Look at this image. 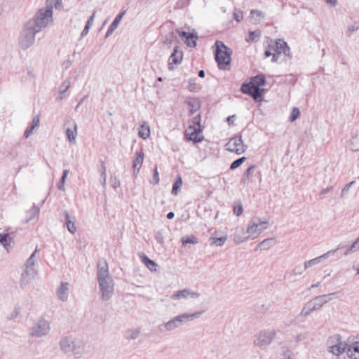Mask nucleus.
Returning <instances> with one entry per match:
<instances>
[{
  "label": "nucleus",
  "mask_w": 359,
  "mask_h": 359,
  "mask_svg": "<svg viewBox=\"0 0 359 359\" xmlns=\"http://www.w3.org/2000/svg\"><path fill=\"white\" fill-rule=\"evenodd\" d=\"M53 8L62 10V0H46L45 6L38 9L27 23L31 25L35 32H42L53 24Z\"/></svg>",
  "instance_id": "f257e3e1"
},
{
  "label": "nucleus",
  "mask_w": 359,
  "mask_h": 359,
  "mask_svg": "<svg viewBox=\"0 0 359 359\" xmlns=\"http://www.w3.org/2000/svg\"><path fill=\"white\" fill-rule=\"evenodd\" d=\"M59 347L62 353L73 355L76 359L82 358L87 353L86 341L72 335L62 337L59 341Z\"/></svg>",
  "instance_id": "f03ea898"
},
{
  "label": "nucleus",
  "mask_w": 359,
  "mask_h": 359,
  "mask_svg": "<svg viewBox=\"0 0 359 359\" xmlns=\"http://www.w3.org/2000/svg\"><path fill=\"white\" fill-rule=\"evenodd\" d=\"M267 221H262L259 217H254L248 222L246 233L248 234L246 236H241L240 234L243 231V229H236L233 240L236 244H240L243 242L248 241L250 238L254 239L257 238L263 231L267 229Z\"/></svg>",
  "instance_id": "7ed1b4c3"
},
{
  "label": "nucleus",
  "mask_w": 359,
  "mask_h": 359,
  "mask_svg": "<svg viewBox=\"0 0 359 359\" xmlns=\"http://www.w3.org/2000/svg\"><path fill=\"white\" fill-rule=\"evenodd\" d=\"M97 279L102 298L107 301L112 296V278L109 276L108 266L104 261H100L97 264Z\"/></svg>",
  "instance_id": "20e7f679"
},
{
  "label": "nucleus",
  "mask_w": 359,
  "mask_h": 359,
  "mask_svg": "<svg viewBox=\"0 0 359 359\" xmlns=\"http://www.w3.org/2000/svg\"><path fill=\"white\" fill-rule=\"evenodd\" d=\"M215 46V58L219 69L222 70H229L232 51L221 41H216Z\"/></svg>",
  "instance_id": "39448f33"
},
{
  "label": "nucleus",
  "mask_w": 359,
  "mask_h": 359,
  "mask_svg": "<svg viewBox=\"0 0 359 359\" xmlns=\"http://www.w3.org/2000/svg\"><path fill=\"white\" fill-rule=\"evenodd\" d=\"M202 313V311H196L192 313H183L177 315L163 324L164 330L167 332L174 331L194 319L199 318Z\"/></svg>",
  "instance_id": "423d86ee"
},
{
  "label": "nucleus",
  "mask_w": 359,
  "mask_h": 359,
  "mask_svg": "<svg viewBox=\"0 0 359 359\" xmlns=\"http://www.w3.org/2000/svg\"><path fill=\"white\" fill-rule=\"evenodd\" d=\"M38 33L39 32H35L34 28L26 22L18 37L19 46L23 50L30 48L34 43L36 34Z\"/></svg>",
  "instance_id": "0eeeda50"
},
{
  "label": "nucleus",
  "mask_w": 359,
  "mask_h": 359,
  "mask_svg": "<svg viewBox=\"0 0 359 359\" xmlns=\"http://www.w3.org/2000/svg\"><path fill=\"white\" fill-rule=\"evenodd\" d=\"M50 331V325L48 320L44 318H40L34 321L29 329V334L32 337L42 338L47 336Z\"/></svg>",
  "instance_id": "6e6552de"
},
{
  "label": "nucleus",
  "mask_w": 359,
  "mask_h": 359,
  "mask_svg": "<svg viewBox=\"0 0 359 359\" xmlns=\"http://www.w3.org/2000/svg\"><path fill=\"white\" fill-rule=\"evenodd\" d=\"M328 351L335 356H339L346 351L347 343L342 341L340 334H334L328 339Z\"/></svg>",
  "instance_id": "1a4fd4ad"
},
{
  "label": "nucleus",
  "mask_w": 359,
  "mask_h": 359,
  "mask_svg": "<svg viewBox=\"0 0 359 359\" xmlns=\"http://www.w3.org/2000/svg\"><path fill=\"white\" fill-rule=\"evenodd\" d=\"M276 336V332L274 330H264L260 331L254 340L255 346L260 348L268 346Z\"/></svg>",
  "instance_id": "9d476101"
},
{
  "label": "nucleus",
  "mask_w": 359,
  "mask_h": 359,
  "mask_svg": "<svg viewBox=\"0 0 359 359\" xmlns=\"http://www.w3.org/2000/svg\"><path fill=\"white\" fill-rule=\"evenodd\" d=\"M247 147L243 142L241 135H236L231 138L226 144L227 151L236 153L238 155L243 154L246 151Z\"/></svg>",
  "instance_id": "9b49d317"
},
{
  "label": "nucleus",
  "mask_w": 359,
  "mask_h": 359,
  "mask_svg": "<svg viewBox=\"0 0 359 359\" xmlns=\"http://www.w3.org/2000/svg\"><path fill=\"white\" fill-rule=\"evenodd\" d=\"M201 116L200 114H198L192 118L191 124L189 125V129L192 130L193 131L189 135V140L196 143L201 142L203 139V137L198 136V135L203 130L202 126L201 125Z\"/></svg>",
  "instance_id": "f8f14e48"
},
{
  "label": "nucleus",
  "mask_w": 359,
  "mask_h": 359,
  "mask_svg": "<svg viewBox=\"0 0 359 359\" xmlns=\"http://www.w3.org/2000/svg\"><path fill=\"white\" fill-rule=\"evenodd\" d=\"M271 44L273 47V52H275V55H273V57L271 59L273 62H277L281 54H283L285 56H290V49L284 40L278 39Z\"/></svg>",
  "instance_id": "ddd939ff"
},
{
  "label": "nucleus",
  "mask_w": 359,
  "mask_h": 359,
  "mask_svg": "<svg viewBox=\"0 0 359 359\" xmlns=\"http://www.w3.org/2000/svg\"><path fill=\"white\" fill-rule=\"evenodd\" d=\"M338 293L339 292H335L327 294L316 296L309 301L313 306H315V310H318L324 304L331 301L332 297L336 296Z\"/></svg>",
  "instance_id": "4468645a"
},
{
  "label": "nucleus",
  "mask_w": 359,
  "mask_h": 359,
  "mask_svg": "<svg viewBox=\"0 0 359 359\" xmlns=\"http://www.w3.org/2000/svg\"><path fill=\"white\" fill-rule=\"evenodd\" d=\"M200 297V294L197 292L193 291L190 289H183L175 292L172 294L171 299L172 300H178L181 299H197Z\"/></svg>",
  "instance_id": "2eb2a0df"
},
{
  "label": "nucleus",
  "mask_w": 359,
  "mask_h": 359,
  "mask_svg": "<svg viewBox=\"0 0 359 359\" xmlns=\"http://www.w3.org/2000/svg\"><path fill=\"white\" fill-rule=\"evenodd\" d=\"M36 274L37 270L34 266L25 265V269L21 276L20 285L22 286L26 285Z\"/></svg>",
  "instance_id": "dca6fc26"
},
{
  "label": "nucleus",
  "mask_w": 359,
  "mask_h": 359,
  "mask_svg": "<svg viewBox=\"0 0 359 359\" xmlns=\"http://www.w3.org/2000/svg\"><path fill=\"white\" fill-rule=\"evenodd\" d=\"M65 126H69L65 130V133L68 140L72 143L76 142V137L77 135V124L74 120L70 119L67 120L65 123Z\"/></svg>",
  "instance_id": "f3484780"
},
{
  "label": "nucleus",
  "mask_w": 359,
  "mask_h": 359,
  "mask_svg": "<svg viewBox=\"0 0 359 359\" xmlns=\"http://www.w3.org/2000/svg\"><path fill=\"white\" fill-rule=\"evenodd\" d=\"M178 47L175 46L172 54L168 58V69L172 70L174 65H177L181 63L182 60V53L178 51Z\"/></svg>",
  "instance_id": "a211bd4d"
},
{
  "label": "nucleus",
  "mask_w": 359,
  "mask_h": 359,
  "mask_svg": "<svg viewBox=\"0 0 359 359\" xmlns=\"http://www.w3.org/2000/svg\"><path fill=\"white\" fill-rule=\"evenodd\" d=\"M69 283L67 282L61 283L57 287L56 294L57 298L62 302H67L69 298Z\"/></svg>",
  "instance_id": "6ab92c4d"
},
{
  "label": "nucleus",
  "mask_w": 359,
  "mask_h": 359,
  "mask_svg": "<svg viewBox=\"0 0 359 359\" xmlns=\"http://www.w3.org/2000/svg\"><path fill=\"white\" fill-rule=\"evenodd\" d=\"M335 252H337V250H331L319 257H317L314 259H312L311 260L305 262H304V269H307L313 266V265L319 264L323 259L328 258L331 255H333Z\"/></svg>",
  "instance_id": "aec40b11"
},
{
  "label": "nucleus",
  "mask_w": 359,
  "mask_h": 359,
  "mask_svg": "<svg viewBox=\"0 0 359 359\" xmlns=\"http://www.w3.org/2000/svg\"><path fill=\"white\" fill-rule=\"evenodd\" d=\"M346 353L350 359H359V341L347 344Z\"/></svg>",
  "instance_id": "412c9836"
},
{
  "label": "nucleus",
  "mask_w": 359,
  "mask_h": 359,
  "mask_svg": "<svg viewBox=\"0 0 359 359\" xmlns=\"http://www.w3.org/2000/svg\"><path fill=\"white\" fill-rule=\"evenodd\" d=\"M144 161V153L142 151L137 152L135 154V157L133 159V170H134V175H137Z\"/></svg>",
  "instance_id": "4be33fe9"
},
{
  "label": "nucleus",
  "mask_w": 359,
  "mask_h": 359,
  "mask_svg": "<svg viewBox=\"0 0 359 359\" xmlns=\"http://www.w3.org/2000/svg\"><path fill=\"white\" fill-rule=\"evenodd\" d=\"M185 103L190 107L189 114L191 115L198 110L201 107V102L196 97H189L185 100Z\"/></svg>",
  "instance_id": "5701e85b"
},
{
  "label": "nucleus",
  "mask_w": 359,
  "mask_h": 359,
  "mask_svg": "<svg viewBox=\"0 0 359 359\" xmlns=\"http://www.w3.org/2000/svg\"><path fill=\"white\" fill-rule=\"evenodd\" d=\"M141 260L142 263L151 271H156L157 270V264L149 259L145 254L142 253L140 255Z\"/></svg>",
  "instance_id": "b1692460"
},
{
  "label": "nucleus",
  "mask_w": 359,
  "mask_h": 359,
  "mask_svg": "<svg viewBox=\"0 0 359 359\" xmlns=\"http://www.w3.org/2000/svg\"><path fill=\"white\" fill-rule=\"evenodd\" d=\"M276 244V240L273 238H266L262 241L257 246L256 250L260 249L261 250H266L270 249Z\"/></svg>",
  "instance_id": "393cba45"
},
{
  "label": "nucleus",
  "mask_w": 359,
  "mask_h": 359,
  "mask_svg": "<svg viewBox=\"0 0 359 359\" xmlns=\"http://www.w3.org/2000/svg\"><path fill=\"white\" fill-rule=\"evenodd\" d=\"M348 148L353 151H359V131L350 139Z\"/></svg>",
  "instance_id": "a878e982"
},
{
  "label": "nucleus",
  "mask_w": 359,
  "mask_h": 359,
  "mask_svg": "<svg viewBox=\"0 0 359 359\" xmlns=\"http://www.w3.org/2000/svg\"><path fill=\"white\" fill-rule=\"evenodd\" d=\"M197 39L198 34L195 30H194L193 32H190V34L189 35L188 38L185 39L184 43L189 47L194 48L197 45Z\"/></svg>",
  "instance_id": "bb28decb"
},
{
  "label": "nucleus",
  "mask_w": 359,
  "mask_h": 359,
  "mask_svg": "<svg viewBox=\"0 0 359 359\" xmlns=\"http://www.w3.org/2000/svg\"><path fill=\"white\" fill-rule=\"evenodd\" d=\"M64 215L66 219V225L68 231L72 234H74L76 231V226L75 223L71 220L70 216L67 211H64Z\"/></svg>",
  "instance_id": "cd10ccee"
},
{
  "label": "nucleus",
  "mask_w": 359,
  "mask_h": 359,
  "mask_svg": "<svg viewBox=\"0 0 359 359\" xmlns=\"http://www.w3.org/2000/svg\"><path fill=\"white\" fill-rule=\"evenodd\" d=\"M314 311H316L315 306H313L311 304V303L310 302V301H309L308 302H306L304 304V306L300 313V316L302 317H306V316H309Z\"/></svg>",
  "instance_id": "c85d7f7f"
},
{
  "label": "nucleus",
  "mask_w": 359,
  "mask_h": 359,
  "mask_svg": "<svg viewBox=\"0 0 359 359\" xmlns=\"http://www.w3.org/2000/svg\"><path fill=\"white\" fill-rule=\"evenodd\" d=\"M252 83H253L254 87H261L264 86L266 83V79L264 75L259 74L257 75L251 79L250 81Z\"/></svg>",
  "instance_id": "c756f323"
},
{
  "label": "nucleus",
  "mask_w": 359,
  "mask_h": 359,
  "mask_svg": "<svg viewBox=\"0 0 359 359\" xmlns=\"http://www.w3.org/2000/svg\"><path fill=\"white\" fill-rule=\"evenodd\" d=\"M12 238L8 233H0V243L8 251Z\"/></svg>",
  "instance_id": "7c9ffc66"
},
{
  "label": "nucleus",
  "mask_w": 359,
  "mask_h": 359,
  "mask_svg": "<svg viewBox=\"0 0 359 359\" xmlns=\"http://www.w3.org/2000/svg\"><path fill=\"white\" fill-rule=\"evenodd\" d=\"M261 36V32L259 30L250 31L249 32V36L246 39V41L248 43H254L259 41Z\"/></svg>",
  "instance_id": "2f4dec72"
},
{
  "label": "nucleus",
  "mask_w": 359,
  "mask_h": 359,
  "mask_svg": "<svg viewBox=\"0 0 359 359\" xmlns=\"http://www.w3.org/2000/svg\"><path fill=\"white\" fill-rule=\"evenodd\" d=\"M256 166L255 165H250L247 170L246 171L243 173V177L241 178V182L243 183V184H248V182H249V179L250 177H251L252 175V173L253 172V171L255 170Z\"/></svg>",
  "instance_id": "473e14b6"
},
{
  "label": "nucleus",
  "mask_w": 359,
  "mask_h": 359,
  "mask_svg": "<svg viewBox=\"0 0 359 359\" xmlns=\"http://www.w3.org/2000/svg\"><path fill=\"white\" fill-rule=\"evenodd\" d=\"M359 250V237L347 248V250L344 252V255L348 256Z\"/></svg>",
  "instance_id": "72a5a7b5"
},
{
  "label": "nucleus",
  "mask_w": 359,
  "mask_h": 359,
  "mask_svg": "<svg viewBox=\"0 0 359 359\" xmlns=\"http://www.w3.org/2000/svg\"><path fill=\"white\" fill-rule=\"evenodd\" d=\"M149 135H150L149 126H147L146 123L142 124L140 126V129L139 130V136L141 138L146 140L147 137H149Z\"/></svg>",
  "instance_id": "f704fd0d"
},
{
  "label": "nucleus",
  "mask_w": 359,
  "mask_h": 359,
  "mask_svg": "<svg viewBox=\"0 0 359 359\" xmlns=\"http://www.w3.org/2000/svg\"><path fill=\"white\" fill-rule=\"evenodd\" d=\"M21 306L19 304H15L13 309V310L7 315L8 320H14L15 319L20 313Z\"/></svg>",
  "instance_id": "c9c22d12"
},
{
  "label": "nucleus",
  "mask_w": 359,
  "mask_h": 359,
  "mask_svg": "<svg viewBox=\"0 0 359 359\" xmlns=\"http://www.w3.org/2000/svg\"><path fill=\"white\" fill-rule=\"evenodd\" d=\"M210 240L211 241L212 244H214L217 246H222L227 240V236H222V237H210Z\"/></svg>",
  "instance_id": "e433bc0d"
},
{
  "label": "nucleus",
  "mask_w": 359,
  "mask_h": 359,
  "mask_svg": "<svg viewBox=\"0 0 359 359\" xmlns=\"http://www.w3.org/2000/svg\"><path fill=\"white\" fill-rule=\"evenodd\" d=\"M39 213V208L34 205L27 212L29 217L26 219L25 222L27 223L33 218H34Z\"/></svg>",
  "instance_id": "4c0bfd02"
},
{
  "label": "nucleus",
  "mask_w": 359,
  "mask_h": 359,
  "mask_svg": "<svg viewBox=\"0 0 359 359\" xmlns=\"http://www.w3.org/2000/svg\"><path fill=\"white\" fill-rule=\"evenodd\" d=\"M140 333V329L136 328L134 330H128L126 333V337L128 339H137Z\"/></svg>",
  "instance_id": "58836bf2"
},
{
  "label": "nucleus",
  "mask_w": 359,
  "mask_h": 359,
  "mask_svg": "<svg viewBox=\"0 0 359 359\" xmlns=\"http://www.w3.org/2000/svg\"><path fill=\"white\" fill-rule=\"evenodd\" d=\"M182 184V180L180 175H178L176 178L175 183L172 188V194L176 196L178 194V190Z\"/></svg>",
  "instance_id": "ea45409f"
},
{
  "label": "nucleus",
  "mask_w": 359,
  "mask_h": 359,
  "mask_svg": "<svg viewBox=\"0 0 359 359\" xmlns=\"http://www.w3.org/2000/svg\"><path fill=\"white\" fill-rule=\"evenodd\" d=\"M253 88V83L250 81L249 83H243L241 86V90L244 94L250 95L251 92H252Z\"/></svg>",
  "instance_id": "a19ab883"
},
{
  "label": "nucleus",
  "mask_w": 359,
  "mask_h": 359,
  "mask_svg": "<svg viewBox=\"0 0 359 359\" xmlns=\"http://www.w3.org/2000/svg\"><path fill=\"white\" fill-rule=\"evenodd\" d=\"M181 241L182 245H184L188 243L196 244L198 243V239L194 235H191L182 237Z\"/></svg>",
  "instance_id": "79ce46f5"
},
{
  "label": "nucleus",
  "mask_w": 359,
  "mask_h": 359,
  "mask_svg": "<svg viewBox=\"0 0 359 359\" xmlns=\"http://www.w3.org/2000/svg\"><path fill=\"white\" fill-rule=\"evenodd\" d=\"M246 160V157L242 156L233 161L230 165V170H235L241 166Z\"/></svg>",
  "instance_id": "37998d69"
},
{
  "label": "nucleus",
  "mask_w": 359,
  "mask_h": 359,
  "mask_svg": "<svg viewBox=\"0 0 359 359\" xmlns=\"http://www.w3.org/2000/svg\"><path fill=\"white\" fill-rule=\"evenodd\" d=\"M264 89H262L259 87H254L252 89V92L250 93V96L255 100H258L262 94Z\"/></svg>",
  "instance_id": "c03bdc74"
},
{
  "label": "nucleus",
  "mask_w": 359,
  "mask_h": 359,
  "mask_svg": "<svg viewBox=\"0 0 359 359\" xmlns=\"http://www.w3.org/2000/svg\"><path fill=\"white\" fill-rule=\"evenodd\" d=\"M37 252V248L32 252V254L30 255V257L27 259L26 261L25 265L29 266H34L35 267V263H36V255Z\"/></svg>",
  "instance_id": "a18cd8bd"
},
{
  "label": "nucleus",
  "mask_w": 359,
  "mask_h": 359,
  "mask_svg": "<svg viewBox=\"0 0 359 359\" xmlns=\"http://www.w3.org/2000/svg\"><path fill=\"white\" fill-rule=\"evenodd\" d=\"M281 348H282V355H283L284 359H293V353L289 349L288 347H287L285 346H283L281 347Z\"/></svg>",
  "instance_id": "49530a36"
},
{
  "label": "nucleus",
  "mask_w": 359,
  "mask_h": 359,
  "mask_svg": "<svg viewBox=\"0 0 359 359\" xmlns=\"http://www.w3.org/2000/svg\"><path fill=\"white\" fill-rule=\"evenodd\" d=\"M68 173H69V170H63L62 176L59 183L57 184L58 189L62 190V191L65 190L64 184H65V180L67 178V176Z\"/></svg>",
  "instance_id": "de8ad7c7"
},
{
  "label": "nucleus",
  "mask_w": 359,
  "mask_h": 359,
  "mask_svg": "<svg viewBox=\"0 0 359 359\" xmlns=\"http://www.w3.org/2000/svg\"><path fill=\"white\" fill-rule=\"evenodd\" d=\"M71 86V81L69 79L65 80L59 86V91L66 93Z\"/></svg>",
  "instance_id": "09e8293b"
},
{
  "label": "nucleus",
  "mask_w": 359,
  "mask_h": 359,
  "mask_svg": "<svg viewBox=\"0 0 359 359\" xmlns=\"http://www.w3.org/2000/svg\"><path fill=\"white\" fill-rule=\"evenodd\" d=\"M233 19L237 22H240L243 19V11L238 9H235L233 13Z\"/></svg>",
  "instance_id": "8fccbe9b"
},
{
  "label": "nucleus",
  "mask_w": 359,
  "mask_h": 359,
  "mask_svg": "<svg viewBox=\"0 0 359 359\" xmlns=\"http://www.w3.org/2000/svg\"><path fill=\"white\" fill-rule=\"evenodd\" d=\"M300 111L297 107H294L290 116V121H295L299 116Z\"/></svg>",
  "instance_id": "3c124183"
},
{
  "label": "nucleus",
  "mask_w": 359,
  "mask_h": 359,
  "mask_svg": "<svg viewBox=\"0 0 359 359\" xmlns=\"http://www.w3.org/2000/svg\"><path fill=\"white\" fill-rule=\"evenodd\" d=\"M126 13V11L121 12L114 19V30L116 28L123 17Z\"/></svg>",
  "instance_id": "603ef678"
},
{
  "label": "nucleus",
  "mask_w": 359,
  "mask_h": 359,
  "mask_svg": "<svg viewBox=\"0 0 359 359\" xmlns=\"http://www.w3.org/2000/svg\"><path fill=\"white\" fill-rule=\"evenodd\" d=\"M273 55H275V52H273V47L272 44H269L264 52V55L266 57H269L270 56H272V57H273Z\"/></svg>",
  "instance_id": "864d4df0"
},
{
  "label": "nucleus",
  "mask_w": 359,
  "mask_h": 359,
  "mask_svg": "<svg viewBox=\"0 0 359 359\" xmlns=\"http://www.w3.org/2000/svg\"><path fill=\"white\" fill-rule=\"evenodd\" d=\"M243 211V206L241 204H239V205L235 206L233 208V213L236 216H240L241 215H242Z\"/></svg>",
  "instance_id": "5fc2aeb1"
},
{
  "label": "nucleus",
  "mask_w": 359,
  "mask_h": 359,
  "mask_svg": "<svg viewBox=\"0 0 359 359\" xmlns=\"http://www.w3.org/2000/svg\"><path fill=\"white\" fill-rule=\"evenodd\" d=\"M256 15L257 17L264 18V14L262 11H257V10H252L250 11V18L252 20Z\"/></svg>",
  "instance_id": "6e6d98bb"
},
{
  "label": "nucleus",
  "mask_w": 359,
  "mask_h": 359,
  "mask_svg": "<svg viewBox=\"0 0 359 359\" xmlns=\"http://www.w3.org/2000/svg\"><path fill=\"white\" fill-rule=\"evenodd\" d=\"M355 183L354 181H352L348 184H346L345 185V187L343 188L342 191H341V197H344V196L345 195V194L349 190V189L351 188V187Z\"/></svg>",
  "instance_id": "4d7b16f0"
},
{
  "label": "nucleus",
  "mask_w": 359,
  "mask_h": 359,
  "mask_svg": "<svg viewBox=\"0 0 359 359\" xmlns=\"http://www.w3.org/2000/svg\"><path fill=\"white\" fill-rule=\"evenodd\" d=\"M153 183L155 184H158L159 182V176H158V170H157V167L156 166L154 169V177H153Z\"/></svg>",
  "instance_id": "13d9d810"
},
{
  "label": "nucleus",
  "mask_w": 359,
  "mask_h": 359,
  "mask_svg": "<svg viewBox=\"0 0 359 359\" xmlns=\"http://www.w3.org/2000/svg\"><path fill=\"white\" fill-rule=\"evenodd\" d=\"M177 33L180 36V38L185 39H187L188 38L189 35L190 34V32H187L185 31H182V30H180V29L177 30Z\"/></svg>",
  "instance_id": "bf43d9fd"
},
{
  "label": "nucleus",
  "mask_w": 359,
  "mask_h": 359,
  "mask_svg": "<svg viewBox=\"0 0 359 359\" xmlns=\"http://www.w3.org/2000/svg\"><path fill=\"white\" fill-rule=\"evenodd\" d=\"M155 239L158 243L162 244L163 243V234L161 232H157L155 235Z\"/></svg>",
  "instance_id": "052dcab7"
},
{
  "label": "nucleus",
  "mask_w": 359,
  "mask_h": 359,
  "mask_svg": "<svg viewBox=\"0 0 359 359\" xmlns=\"http://www.w3.org/2000/svg\"><path fill=\"white\" fill-rule=\"evenodd\" d=\"M306 338H307V334L306 333H301L296 337V341L299 342L302 340L306 339Z\"/></svg>",
  "instance_id": "680f3d73"
},
{
  "label": "nucleus",
  "mask_w": 359,
  "mask_h": 359,
  "mask_svg": "<svg viewBox=\"0 0 359 359\" xmlns=\"http://www.w3.org/2000/svg\"><path fill=\"white\" fill-rule=\"evenodd\" d=\"M332 189H333V187L332 186L328 187H327L325 189H323L321 190V191L320 192V196L325 195V194L330 193Z\"/></svg>",
  "instance_id": "e2e57ef3"
},
{
  "label": "nucleus",
  "mask_w": 359,
  "mask_h": 359,
  "mask_svg": "<svg viewBox=\"0 0 359 359\" xmlns=\"http://www.w3.org/2000/svg\"><path fill=\"white\" fill-rule=\"evenodd\" d=\"M39 126V117H38V116L34 117L32 120V125L30 126L34 127V129L36 127H38Z\"/></svg>",
  "instance_id": "0e129e2a"
},
{
  "label": "nucleus",
  "mask_w": 359,
  "mask_h": 359,
  "mask_svg": "<svg viewBox=\"0 0 359 359\" xmlns=\"http://www.w3.org/2000/svg\"><path fill=\"white\" fill-rule=\"evenodd\" d=\"M34 130V127H28L26 130L25 131V133H24V135L25 137V138H28L30 135L32 133V131Z\"/></svg>",
  "instance_id": "69168bd1"
},
{
  "label": "nucleus",
  "mask_w": 359,
  "mask_h": 359,
  "mask_svg": "<svg viewBox=\"0 0 359 359\" xmlns=\"http://www.w3.org/2000/svg\"><path fill=\"white\" fill-rule=\"evenodd\" d=\"M89 29H90V27L88 25H85V27L81 32V37L86 36L88 34Z\"/></svg>",
  "instance_id": "338daca9"
},
{
  "label": "nucleus",
  "mask_w": 359,
  "mask_h": 359,
  "mask_svg": "<svg viewBox=\"0 0 359 359\" xmlns=\"http://www.w3.org/2000/svg\"><path fill=\"white\" fill-rule=\"evenodd\" d=\"M188 89L191 92L196 91L195 83H192L191 81H190L189 83Z\"/></svg>",
  "instance_id": "774afa93"
}]
</instances>
